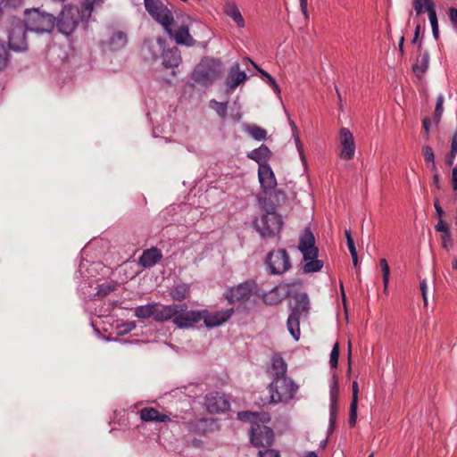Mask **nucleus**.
<instances>
[{
	"label": "nucleus",
	"mask_w": 457,
	"mask_h": 457,
	"mask_svg": "<svg viewBox=\"0 0 457 457\" xmlns=\"http://www.w3.org/2000/svg\"><path fill=\"white\" fill-rule=\"evenodd\" d=\"M102 4L103 0H84L80 7L65 5L56 18L58 30L65 35L71 34L78 27L79 21H87L95 6Z\"/></svg>",
	"instance_id": "nucleus-1"
},
{
	"label": "nucleus",
	"mask_w": 457,
	"mask_h": 457,
	"mask_svg": "<svg viewBox=\"0 0 457 457\" xmlns=\"http://www.w3.org/2000/svg\"><path fill=\"white\" fill-rule=\"evenodd\" d=\"M292 299L291 312L287 318V326L293 338L297 341L300 337V318L308 315L310 300L306 292H295L292 295Z\"/></svg>",
	"instance_id": "nucleus-2"
},
{
	"label": "nucleus",
	"mask_w": 457,
	"mask_h": 457,
	"mask_svg": "<svg viewBox=\"0 0 457 457\" xmlns=\"http://www.w3.org/2000/svg\"><path fill=\"white\" fill-rule=\"evenodd\" d=\"M298 249L306 262L303 267L305 273L318 272L322 269L323 262L318 260L319 249L315 245V237L310 228H305L302 233Z\"/></svg>",
	"instance_id": "nucleus-3"
},
{
	"label": "nucleus",
	"mask_w": 457,
	"mask_h": 457,
	"mask_svg": "<svg viewBox=\"0 0 457 457\" xmlns=\"http://www.w3.org/2000/svg\"><path fill=\"white\" fill-rule=\"evenodd\" d=\"M222 63L213 57H204L194 69L191 78L201 87H210L220 76Z\"/></svg>",
	"instance_id": "nucleus-4"
},
{
	"label": "nucleus",
	"mask_w": 457,
	"mask_h": 457,
	"mask_svg": "<svg viewBox=\"0 0 457 457\" xmlns=\"http://www.w3.org/2000/svg\"><path fill=\"white\" fill-rule=\"evenodd\" d=\"M270 402L272 403H288L295 396L299 386L290 377L271 380L267 387Z\"/></svg>",
	"instance_id": "nucleus-5"
},
{
	"label": "nucleus",
	"mask_w": 457,
	"mask_h": 457,
	"mask_svg": "<svg viewBox=\"0 0 457 457\" xmlns=\"http://www.w3.org/2000/svg\"><path fill=\"white\" fill-rule=\"evenodd\" d=\"M6 30L8 33V46L13 51H24L27 49L25 21L18 17H11L7 21Z\"/></svg>",
	"instance_id": "nucleus-6"
},
{
	"label": "nucleus",
	"mask_w": 457,
	"mask_h": 457,
	"mask_svg": "<svg viewBox=\"0 0 457 457\" xmlns=\"http://www.w3.org/2000/svg\"><path fill=\"white\" fill-rule=\"evenodd\" d=\"M283 223V219L278 212L262 213L253 220V228L263 238L278 234Z\"/></svg>",
	"instance_id": "nucleus-7"
},
{
	"label": "nucleus",
	"mask_w": 457,
	"mask_h": 457,
	"mask_svg": "<svg viewBox=\"0 0 457 457\" xmlns=\"http://www.w3.org/2000/svg\"><path fill=\"white\" fill-rule=\"evenodd\" d=\"M25 22L27 29L37 33L51 32L56 25V18L50 13L37 10L26 12Z\"/></svg>",
	"instance_id": "nucleus-8"
},
{
	"label": "nucleus",
	"mask_w": 457,
	"mask_h": 457,
	"mask_svg": "<svg viewBox=\"0 0 457 457\" xmlns=\"http://www.w3.org/2000/svg\"><path fill=\"white\" fill-rule=\"evenodd\" d=\"M144 5L149 15L159 23L164 30L168 29L169 25H173V13L161 0H144Z\"/></svg>",
	"instance_id": "nucleus-9"
},
{
	"label": "nucleus",
	"mask_w": 457,
	"mask_h": 457,
	"mask_svg": "<svg viewBox=\"0 0 457 457\" xmlns=\"http://www.w3.org/2000/svg\"><path fill=\"white\" fill-rule=\"evenodd\" d=\"M265 264L270 274L281 275L291 268L290 257L286 249H276L268 253Z\"/></svg>",
	"instance_id": "nucleus-10"
},
{
	"label": "nucleus",
	"mask_w": 457,
	"mask_h": 457,
	"mask_svg": "<svg viewBox=\"0 0 457 457\" xmlns=\"http://www.w3.org/2000/svg\"><path fill=\"white\" fill-rule=\"evenodd\" d=\"M257 294V284L254 280L249 279L236 287L228 288L224 294L228 303L233 304L239 302L248 301L253 295Z\"/></svg>",
	"instance_id": "nucleus-11"
},
{
	"label": "nucleus",
	"mask_w": 457,
	"mask_h": 457,
	"mask_svg": "<svg viewBox=\"0 0 457 457\" xmlns=\"http://www.w3.org/2000/svg\"><path fill=\"white\" fill-rule=\"evenodd\" d=\"M156 44L159 49L162 51L161 54L162 67L164 69H170V74L176 76L175 69L178 68L182 62L179 49L176 46L166 48V40L161 37L156 39Z\"/></svg>",
	"instance_id": "nucleus-12"
},
{
	"label": "nucleus",
	"mask_w": 457,
	"mask_h": 457,
	"mask_svg": "<svg viewBox=\"0 0 457 457\" xmlns=\"http://www.w3.org/2000/svg\"><path fill=\"white\" fill-rule=\"evenodd\" d=\"M177 313L172 320L173 324L179 328H188L202 320L201 310H188L186 303H177Z\"/></svg>",
	"instance_id": "nucleus-13"
},
{
	"label": "nucleus",
	"mask_w": 457,
	"mask_h": 457,
	"mask_svg": "<svg viewBox=\"0 0 457 457\" xmlns=\"http://www.w3.org/2000/svg\"><path fill=\"white\" fill-rule=\"evenodd\" d=\"M249 436L251 444L255 447H268L274 441L273 430L262 422L251 426Z\"/></svg>",
	"instance_id": "nucleus-14"
},
{
	"label": "nucleus",
	"mask_w": 457,
	"mask_h": 457,
	"mask_svg": "<svg viewBox=\"0 0 457 457\" xmlns=\"http://www.w3.org/2000/svg\"><path fill=\"white\" fill-rule=\"evenodd\" d=\"M234 308H228L226 310H220L210 312L207 310H201L203 312L202 320L207 328H215L227 322L233 315Z\"/></svg>",
	"instance_id": "nucleus-15"
},
{
	"label": "nucleus",
	"mask_w": 457,
	"mask_h": 457,
	"mask_svg": "<svg viewBox=\"0 0 457 457\" xmlns=\"http://www.w3.org/2000/svg\"><path fill=\"white\" fill-rule=\"evenodd\" d=\"M204 406L210 413H220L228 410L230 404L224 395L219 392H211L204 397Z\"/></svg>",
	"instance_id": "nucleus-16"
},
{
	"label": "nucleus",
	"mask_w": 457,
	"mask_h": 457,
	"mask_svg": "<svg viewBox=\"0 0 457 457\" xmlns=\"http://www.w3.org/2000/svg\"><path fill=\"white\" fill-rule=\"evenodd\" d=\"M339 140L341 145L340 158L346 161L352 160L355 153V144L352 132L347 128H341Z\"/></svg>",
	"instance_id": "nucleus-17"
},
{
	"label": "nucleus",
	"mask_w": 457,
	"mask_h": 457,
	"mask_svg": "<svg viewBox=\"0 0 457 457\" xmlns=\"http://www.w3.org/2000/svg\"><path fill=\"white\" fill-rule=\"evenodd\" d=\"M164 31L178 45L186 46H193L195 45V40L190 35L189 27L187 24L180 25L175 30L172 29V25H169L168 29Z\"/></svg>",
	"instance_id": "nucleus-18"
},
{
	"label": "nucleus",
	"mask_w": 457,
	"mask_h": 457,
	"mask_svg": "<svg viewBox=\"0 0 457 457\" xmlns=\"http://www.w3.org/2000/svg\"><path fill=\"white\" fill-rule=\"evenodd\" d=\"M245 71L240 69L238 62H235L228 70L225 85L227 93H232L241 83L247 79Z\"/></svg>",
	"instance_id": "nucleus-19"
},
{
	"label": "nucleus",
	"mask_w": 457,
	"mask_h": 457,
	"mask_svg": "<svg viewBox=\"0 0 457 457\" xmlns=\"http://www.w3.org/2000/svg\"><path fill=\"white\" fill-rule=\"evenodd\" d=\"M267 373L271 380L284 378L288 377L287 364L279 353H274L270 359V366L267 369Z\"/></svg>",
	"instance_id": "nucleus-20"
},
{
	"label": "nucleus",
	"mask_w": 457,
	"mask_h": 457,
	"mask_svg": "<svg viewBox=\"0 0 457 457\" xmlns=\"http://www.w3.org/2000/svg\"><path fill=\"white\" fill-rule=\"evenodd\" d=\"M163 258L162 251L157 247H151L143 251L138 263L144 269H151Z\"/></svg>",
	"instance_id": "nucleus-21"
},
{
	"label": "nucleus",
	"mask_w": 457,
	"mask_h": 457,
	"mask_svg": "<svg viewBox=\"0 0 457 457\" xmlns=\"http://www.w3.org/2000/svg\"><path fill=\"white\" fill-rule=\"evenodd\" d=\"M139 416L142 421L145 422H170L171 419L169 415L161 413L154 407H145L139 411Z\"/></svg>",
	"instance_id": "nucleus-22"
},
{
	"label": "nucleus",
	"mask_w": 457,
	"mask_h": 457,
	"mask_svg": "<svg viewBox=\"0 0 457 457\" xmlns=\"http://www.w3.org/2000/svg\"><path fill=\"white\" fill-rule=\"evenodd\" d=\"M258 178L261 187L265 191L274 188L277 185L275 175L270 164L258 168Z\"/></svg>",
	"instance_id": "nucleus-23"
},
{
	"label": "nucleus",
	"mask_w": 457,
	"mask_h": 457,
	"mask_svg": "<svg viewBox=\"0 0 457 457\" xmlns=\"http://www.w3.org/2000/svg\"><path fill=\"white\" fill-rule=\"evenodd\" d=\"M237 419L241 421L250 422L251 426L256 423H269L270 421V415L269 412H257L250 411H243L237 412Z\"/></svg>",
	"instance_id": "nucleus-24"
},
{
	"label": "nucleus",
	"mask_w": 457,
	"mask_h": 457,
	"mask_svg": "<svg viewBox=\"0 0 457 457\" xmlns=\"http://www.w3.org/2000/svg\"><path fill=\"white\" fill-rule=\"evenodd\" d=\"M177 308V303L162 305L159 303H155L154 320L158 322H164L170 319L173 320L178 312Z\"/></svg>",
	"instance_id": "nucleus-25"
},
{
	"label": "nucleus",
	"mask_w": 457,
	"mask_h": 457,
	"mask_svg": "<svg viewBox=\"0 0 457 457\" xmlns=\"http://www.w3.org/2000/svg\"><path fill=\"white\" fill-rule=\"evenodd\" d=\"M247 158L256 162L259 167L269 165L268 161L271 156V152L266 145H262L258 148L247 153Z\"/></svg>",
	"instance_id": "nucleus-26"
},
{
	"label": "nucleus",
	"mask_w": 457,
	"mask_h": 457,
	"mask_svg": "<svg viewBox=\"0 0 457 457\" xmlns=\"http://www.w3.org/2000/svg\"><path fill=\"white\" fill-rule=\"evenodd\" d=\"M291 293L282 286L273 287L269 293L263 295V301L269 305L277 304L282 301L286 295H290Z\"/></svg>",
	"instance_id": "nucleus-27"
},
{
	"label": "nucleus",
	"mask_w": 457,
	"mask_h": 457,
	"mask_svg": "<svg viewBox=\"0 0 457 457\" xmlns=\"http://www.w3.org/2000/svg\"><path fill=\"white\" fill-rule=\"evenodd\" d=\"M429 66V54L428 51H423L416 59V62L412 65V71L416 76L421 77L428 71Z\"/></svg>",
	"instance_id": "nucleus-28"
},
{
	"label": "nucleus",
	"mask_w": 457,
	"mask_h": 457,
	"mask_svg": "<svg viewBox=\"0 0 457 457\" xmlns=\"http://www.w3.org/2000/svg\"><path fill=\"white\" fill-rule=\"evenodd\" d=\"M224 12L225 13L230 17L239 28L245 27V21L244 18L237 6L234 3H226L224 6Z\"/></svg>",
	"instance_id": "nucleus-29"
},
{
	"label": "nucleus",
	"mask_w": 457,
	"mask_h": 457,
	"mask_svg": "<svg viewBox=\"0 0 457 457\" xmlns=\"http://www.w3.org/2000/svg\"><path fill=\"white\" fill-rule=\"evenodd\" d=\"M189 294L190 286L188 284H179L170 291L171 299L178 302H181L187 298Z\"/></svg>",
	"instance_id": "nucleus-30"
},
{
	"label": "nucleus",
	"mask_w": 457,
	"mask_h": 457,
	"mask_svg": "<svg viewBox=\"0 0 457 457\" xmlns=\"http://www.w3.org/2000/svg\"><path fill=\"white\" fill-rule=\"evenodd\" d=\"M128 43L127 34L123 31H115L110 38V46L112 50L123 48Z\"/></svg>",
	"instance_id": "nucleus-31"
},
{
	"label": "nucleus",
	"mask_w": 457,
	"mask_h": 457,
	"mask_svg": "<svg viewBox=\"0 0 457 457\" xmlns=\"http://www.w3.org/2000/svg\"><path fill=\"white\" fill-rule=\"evenodd\" d=\"M244 130L245 132H247L253 139H255L257 141H264L267 138L266 129H264L257 125L245 124L244 126Z\"/></svg>",
	"instance_id": "nucleus-32"
},
{
	"label": "nucleus",
	"mask_w": 457,
	"mask_h": 457,
	"mask_svg": "<svg viewBox=\"0 0 457 457\" xmlns=\"http://www.w3.org/2000/svg\"><path fill=\"white\" fill-rule=\"evenodd\" d=\"M154 313L155 303L137 306L135 310V315L139 319H148L150 317L154 319Z\"/></svg>",
	"instance_id": "nucleus-33"
},
{
	"label": "nucleus",
	"mask_w": 457,
	"mask_h": 457,
	"mask_svg": "<svg viewBox=\"0 0 457 457\" xmlns=\"http://www.w3.org/2000/svg\"><path fill=\"white\" fill-rule=\"evenodd\" d=\"M247 61H249L253 65V67L259 71V73L262 75V78H265L267 79V82L269 83V85L271 87V88L273 89V91L277 94V95H279L280 94V88L278 85V83L276 82L275 79L270 75L269 74L267 71H265L264 70L261 69L260 67H258L257 64H255L252 60H250L249 58H247Z\"/></svg>",
	"instance_id": "nucleus-34"
},
{
	"label": "nucleus",
	"mask_w": 457,
	"mask_h": 457,
	"mask_svg": "<svg viewBox=\"0 0 457 457\" xmlns=\"http://www.w3.org/2000/svg\"><path fill=\"white\" fill-rule=\"evenodd\" d=\"M10 51L4 42L0 41V71H4L10 62Z\"/></svg>",
	"instance_id": "nucleus-35"
},
{
	"label": "nucleus",
	"mask_w": 457,
	"mask_h": 457,
	"mask_svg": "<svg viewBox=\"0 0 457 457\" xmlns=\"http://www.w3.org/2000/svg\"><path fill=\"white\" fill-rule=\"evenodd\" d=\"M457 155V130L454 132L452 143H451V150L445 158L446 164L452 166L454 163V160Z\"/></svg>",
	"instance_id": "nucleus-36"
},
{
	"label": "nucleus",
	"mask_w": 457,
	"mask_h": 457,
	"mask_svg": "<svg viewBox=\"0 0 457 457\" xmlns=\"http://www.w3.org/2000/svg\"><path fill=\"white\" fill-rule=\"evenodd\" d=\"M444 101H445V98H444L443 94H439L436 97L435 113H434V117H433V120L436 125L440 122L441 117L444 112V107H443Z\"/></svg>",
	"instance_id": "nucleus-37"
},
{
	"label": "nucleus",
	"mask_w": 457,
	"mask_h": 457,
	"mask_svg": "<svg viewBox=\"0 0 457 457\" xmlns=\"http://www.w3.org/2000/svg\"><path fill=\"white\" fill-rule=\"evenodd\" d=\"M115 289H116V286L113 283L105 282V283L100 284L97 287V291L95 294V296L104 297V296L108 295L111 292L114 291Z\"/></svg>",
	"instance_id": "nucleus-38"
},
{
	"label": "nucleus",
	"mask_w": 457,
	"mask_h": 457,
	"mask_svg": "<svg viewBox=\"0 0 457 457\" xmlns=\"http://www.w3.org/2000/svg\"><path fill=\"white\" fill-rule=\"evenodd\" d=\"M412 4L417 16L421 14L423 12H427V8L430 4L432 7H435L432 0H413Z\"/></svg>",
	"instance_id": "nucleus-39"
},
{
	"label": "nucleus",
	"mask_w": 457,
	"mask_h": 457,
	"mask_svg": "<svg viewBox=\"0 0 457 457\" xmlns=\"http://www.w3.org/2000/svg\"><path fill=\"white\" fill-rule=\"evenodd\" d=\"M211 107L215 110L217 114L222 118L225 119L227 116V110H228V103L227 102H218L216 100H212L210 102Z\"/></svg>",
	"instance_id": "nucleus-40"
},
{
	"label": "nucleus",
	"mask_w": 457,
	"mask_h": 457,
	"mask_svg": "<svg viewBox=\"0 0 457 457\" xmlns=\"http://www.w3.org/2000/svg\"><path fill=\"white\" fill-rule=\"evenodd\" d=\"M422 154L424 156V160L427 163L432 164V169L436 170V164H435V154L434 151L431 146L425 145L422 147Z\"/></svg>",
	"instance_id": "nucleus-41"
},
{
	"label": "nucleus",
	"mask_w": 457,
	"mask_h": 457,
	"mask_svg": "<svg viewBox=\"0 0 457 457\" xmlns=\"http://www.w3.org/2000/svg\"><path fill=\"white\" fill-rule=\"evenodd\" d=\"M338 358H339V345H338V343H336L331 350L330 357H329V364L332 369L337 368Z\"/></svg>",
	"instance_id": "nucleus-42"
},
{
	"label": "nucleus",
	"mask_w": 457,
	"mask_h": 457,
	"mask_svg": "<svg viewBox=\"0 0 457 457\" xmlns=\"http://www.w3.org/2000/svg\"><path fill=\"white\" fill-rule=\"evenodd\" d=\"M427 12L428 14V20L431 25L432 29H439L438 28V21L436 16V11L435 7L431 6V4L427 8Z\"/></svg>",
	"instance_id": "nucleus-43"
},
{
	"label": "nucleus",
	"mask_w": 457,
	"mask_h": 457,
	"mask_svg": "<svg viewBox=\"0 0 457 457\" xmlns=\"http://www.w3.org/2000/svg\"><path fill=\"white\" fill-rule=\"evenodd\" d=\"M330 402H334L337 400V393H338V379L336 373L333 374L331 383H330Z\"/></svg>",
	"instance_id": "nucleus-44"
},
{
	"label": "nucleus",
	"mask_w": 457,
	"mask_h": 457,
	"mask_svg": "<svg viewBox=\"0 0 457 457\" xmlns=\"http://www.w3.org/2000/svg\"><path fill=\"white\" fill-rule=\"evenodd\" d=\"M357 408H358V403H354V402L351 403L350 413H349V419H348V423H349L350 427H353L356 424Z\"/></svg>",
	"instance_id": "nucleus-45"
},
{
	"label": "nucleus",
	"mask_w": 457,
	"mask_h": 457,
	"mask_svg": "<svg viewBox=\"0 0 457 457\" xmlns=\"http://www.w3.org/2000/svg\"><path fill=\"white\" fill-rule=\"evenodd\" d=\"M441 240H442V246L445 250H449L453 247V242L452 239L451 231L442 234Z\"/></svg>",
	"instance_id": "nucleus-46"
},
{
	"label": "nucleus",
	"mask_w": 457,
	"mask_h": 457,
	"mask_svg": "<svg viewBox=\"0 0 457 457\" xmlns=\"http://www.w3.org/2000/svg\"><path fill=\"white\" fill-rule=\"evenodd\" d=\"M21 0H0V15L2 14L4 8H16L21 4Z\"/></svg>",
	"instance_id": "nucleus-47"
},
{
	"label": "nucleus",
	"mask_w": 457,
	"mask_h": 457,
	"mask_svg": "<svg viewBox=\"0 0 457 457\" xmlns=\"http://www.w3.org/2000/svg\"><path fill=\"white\" fill-rule=\"evenodd\" d=\"M337 415V401L330 402L329 407V423H336Z\"/></svg>",
	"instance_id": "nucleus-48"
},
{
	"label": "nucleus",
	"mask_w": 457,
	"mask_h": 457,
	"mask_svg": "<svg viewBox=\"0 0 457 457\" xmlns=\"http://www.w3.org/2000/svg\"><path fill=\"white\" fill-rule=\"evenodd\" d=\"M262 209L264 211V213L268 212H277V206L270 201L264 200L261 202Z\"/></svg>",
	"instance_id": "nucleus-49"
},
{
	"label": "nucleus",
	"mask_w": 457,
	"mask_h": 457,
	"mask_svg": "<svg viewBox=\"0 0 457 457\" xmlns=\"http://www.w3.org/2000/svg\"><path fill=\"white\" fill-rule=\"evenodd\" d=\"M259 457H280L279 452L274 449H266L259 452Z\"/></svg>",
	"instance_id": "nucleus-50"
},
{
	"label": "nucleus",
	"mask_w": 457,
	"mask_h": 457,
	"mask_svg": "<svg viewBox=\"0 0 457 457\" xmlns=\"http://www.w3.org/2000/svg\"><path fill=\"white\" fill-rule=\"evenodd\" d=\"M382 277H383V285H384V291L386 292L387 290L388 283H389V277H390V269L385 268L381 270Z\"/></svg>",
	"instance_id": "nucleus-51"
},
{
	"label": "nucleus",
	"mask_w": 457,
	"mask_h": 457,
	"mask_svg": "<svg viewBox=\"0 0 457 457\" xmlns=\"http://www.w3.org/2000/svg\"><path fill=\"white\" fill-rule=\"evenodd\" d=\"M294 137H295V145H296V147H297V150L299 152V154H300V157H301V160L303 162H306V160H305V156H304V154H303V146H302V144H301V141H300V138H299V136L298 134H294L293 135Z\"/></svg>",
	"instance_id": "nucleus-52"
},
{
	"label": "nucleus",
	"mask_w": 457,
	"mask_h": 457,
	"mask_svg": "<svg viewBox=\"0 0 457 457\" xmlns=\"http://www.w3.org/2000/svg\"><path fill=\"white\" fill-rule=\"evenodd\" d=\"M422 128L424 130V137L426 139L429 138V129H430V119L428 117H425L422 120Z\"/></svg>",
	"instance_id": "nucleus-53"
},
{
	"label": "nucleus",
	"mask_w": 457,
	"mask_h": 457,
	"mask_svg": "<svg viewBox=\"0 0 457 457\" xmlns=\"http://www.w3.org/2000/svg\"><path fill=\"white\" fill-rule=\"evenodd\" d=\"M435 229L442 234L449 232V227L444 222L442 219H439L437 224L435 226Z\"/></svg>",
	"instance_id": "nucleus-54"
},
{
	"label": "nucleus",
	"mask_w": 457,
	"mask_h": 457,
	"mask_svg": "<svg viewBox=\"0 0 457 457\" xmlns=\"http://www.w3.org/2000/svg\"><path fill=\"white\" fill-rule=\"evenodd\" d=\"M448 16L453 25L457 28V9L454 7H450L448 9Z\"/></svg>",
	"instance_id": "nucleus-55"
},
{
	"label": "nucleus",
	"mask_w": 457,
	"mask_h": 457,
	"mask_svg": "<svg viewBox=\"0 0 457 457\" xmlns=\"http://www.w3.org/2000/svg\"><path fill=\"white\" fill-rule=\"evenodd\" d=\"M434 207H435L436 215L439 217V219H442V216L445 214V212H444L443 208L441 207V205L439 204V199L437 197L435 198Z\"/></svg>",
	"instance_id": "nucleus-56"
},
{
	"label": "nucleus",
	"mask_w": 457,
	"mask_h": 457,
	"mask_svg": "<svg viewBox=\"0 0 457 457\" xmlns=\"http://www.w3.org/2000/svg\"><path fill=\"white\" fill-rule=\"evenodd\" d=\"M353 395H352V401L351 403H358V383L356 381L353 382Z\"/></svg>",
	"instance_id": "nucleus-57"
},
{
	"label": "nucleus",
	"mask_w": 457,
	"mask_h": 457,
	"mask_svg": "<svg viewBox=\"0 0 457 457\" xmlns=\"http://www.w3.org/2000/svg\"><path fill=\"white\" fill-rule=\"evenodd\" d=\"M420 287L421 295H422V297H423V300H424V303L427 304V302H428V297H427L428 287H427L426 280H422L420 282Z\"/></svg>",
	"instance_id": "nucleus-58"
},
{
	"label": "nucleus",
	"mask_w": 457,
	"mask_h": 457,
	"mask_svg": "<svg viewBox=\"0 0 457 457\" xmlns=\"http://www.w3.org/2000/svg\"><path fill=\"white\" fill-rule=\"evenodd\" d=\"M452 183H453V189L454 191H457V166L453 167L452 170Z\"/></svg>",
	"instance_id": "nucleus-59"
},
{
	"label": "nucleus",
	"mask_w": 457,
	"mask_h": 457,
	"mask_svg": "<svg viewBox=\"0 0 457 457\" xmlns=\"http://www.w3.org/2000/svg\"><path fill=\"white\" fill-rule=\"evenodd\" d=\"M300 7L304 18L307 20L309 18L308 9H307V0H299Z\"/></svg>",
	"instance_id": "nucleus-60"
},
{
	"label": "nucleus",
	"mask_w": 457,
	"mask_h": 457,
	"mask_svg": "<svg viewBox=\"0 0 457 457\" xmlns=\"http://www.w3.org/2000/svg\"><path fill=\"white\" fill-rule=\"evenodd\" d=\"M420 25L418 24L416 25L415 27V30H414V36H413V38L411 40V43L412 44H416L417 41H418V38H419V36H420Z\"/></svg>",
	"instance_id": "nucleus-61"
},
{
	"label": "nucleus",
	"mask_w": 457,
	"mask_h": 457,
	"mask_svg": "<svg viewBox=\"0 0 457 457\" xmlns=\"http://www.w3.org/2000/svg\"><path fill=\"white\" fill-rule=\"evenodd\" d=\"M154 46L153 45H147V51L151 54V59L155 61L158 58V55L155 52L153 51Z\"/></svg>",
	"instance_id": "nucleus-62"
},
{
	"label": "nucleus",
	"mask_w": 457,
	"mask_h": 457,
	"mask_svg": "<svg viewBox=\"0 0 457 457\" xmlns=\"http://www.w3.org/2000/svg\"><path fill=\"white\" fill-rule=\"evenodd\" d=\"M433 183L436 188H440V177L437 173H436L433 177Z\"/></svg>",
	"instance_id": "nucleus-63"
},
{
	"label": "nucleus",
	"mask_w": 457,
	"mask_h": 457,
	"mask_svg": "<svg viewBox=\"0 0 457 457\" xmlns=\"http://www.w3.org/2000/svg\"><path fill=\"white\" fill-rule=\"evenodd\" d=\"M345 238H346V244L349 243V242H353V238L352 237V233H351L350 229H345Z\"/></svg>",
	"instance_id": "nucleus-64"
}]
</instances>
